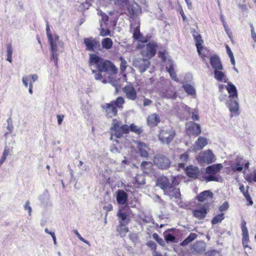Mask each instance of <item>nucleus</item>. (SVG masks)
<instances>
[{"mask_svg":"<svg viewBox=\"0 0 256 256\" xmlns=\"http://www.w3.org/2000/svg\"><path fill=\"white\" fill-rule=\"evenodd\" d=\"M58 118V122L59 125H60L62 122V120L64 118V114H58L57 116Z\"/></svg>","mask_w":256,"mask_h":256,"instance_id":"6e6d98bb","label":"nucleus"},{"mask_svg":"<svg viewBox=\"0 0 256 256\" xmlns=\"http://www.w3.org/2000/svg\"><path fill=\"white\" fill-rule=\"evenodd\" d=\"M120 61V70L121 72H124L127 68V62L122 56L119 58Z\"/></svg>","mask_w":256,"mask_h":256,"instance_id":"a19ab883","label":"nucleus"},{"mask_svg":"<svg viewBox=\"0 0 256 256\" xmlns=\"http://www.w3.org/2000/svg\"><path fill=\"white\" fill-rule=\"evenodd\" d=\"M22 82L26 87L28 86V78L27 77H23L22 78Z\"/></svg>","mask_w":256,"mask_h":256,"instance_id":"e2e57ef3","label":"nucleus"},{"mask_svg":"<svg viewBox=\"0 0 256 256\" xmlns=\"http://www.w3.org/2000/svg\"><path fill=\"white\" fill-rule=\"evenodd\" d=\"M90 62L96 68V70H93L92 72L96 80H102L103 78L102 72L111 74H116L118 72L116 67L111 61L105 60L96 54H90Z\"/></svg>","mask_w":256,"mask_h":256,"instance_id":"f257e3e1","label":"nucleus"},{"mask_svg":"<svg viewBox=\"0 0 256 256\" xmlns=\"http://www.w3.org/2000/svg\"><path fill=\"white\" fill-rule=\"evenodd\" d=\"M124 102V100L122 96H118L115 100L112 101L110 103L116 106V108H122Z\"/></svg>","mask_w":256,"mask_h":256,"instance_id":"f704fd0d","label":"nucleus"},{"mask_svg":"<svg viewBox=\"0 0 256 256\" xmlns=\"http://www.w3.org/2000/svg\"><path fill=\"white\" fill-rule=\"evenodd\" d=\"M171 179L172 182L170 184H172V188H174V186H177L179 184V182L178 181V178L175 176H171Z\"/></svg>","mask_w":256,"mask_h":256,"instance_id":"09e8293b","label":"nucleus"},{"mask_svg":"<svg viewBox=\"0 0 256 256\" xmlns=\"http://www.w3.org/2000/svg\"><path fill=\"white\" fill-rule=\"evenodd\" d=\"M164 239L166 242H174L176 239V238L172 234H168L164 235Z\"/></svg>","mask_w":256,"mask_h":256,"instance_id":"49530a36","label":"nucleus"},{"mask_svg":"<svg viewBox=\"0 0 256 256\" xmlns=\"http://www.w3.org/2000/svg\"><path fill=\"white\" fill-rule=\"evenodd\" d=\"M188 154L186 152L180 155V160L183 162H186L188 160Z\"/></svg>","mask_w":256,"mask_h":256,"instance_id":"3c124183","label":"nucleus"},{"mask_svg":"<svg viewBox=\"0 0 256 256\" xmlns=\"http://www.w3.org/2000/svg\"><path fill=\"white\" fill-rule=\"evenodd\" d=\"M226 52H227L228 55L229 56V57L230 58V57L234 56L231 50L230 46L228 44H226Z\"/></svg>","mask_w":256,"mask_h":256,"instance_id":"13d9d810","label":"nucleus"},{"mask_svg":"<svg viewBox=\"0 0 256 256\" xmlns=\"http://www.w3.org/2000/svg\"><path fill=\"white\" fill-rule=\"evenodd\" d=\"M180 15L182 16L183 20H185V19L186 18V16H185L184 12V10H182V7L180 9Z\"/></svg>","mask_w":256,"mask_h":256,"instance_id":"69168bd1","label":"nucleus"},{"mask_svg":"<svg viewBox=\"0 0 256 256\" xmlns=\"http://www.w3.org/2000/svg\"><path fill=\"white\" fill-rule=\"evenodd\" d=\"M208 140L204 136H199L194 144V148L196 150H202L208 144Z\"/></svg>","mask_w":256,"mask_h":256,"instance_id":"aec40b11","label":"nucleus"},{"mask_svg":"<svg viewBox=\"0 0 256 256\" xmlns=\"http://www.w3.org/2000/svg\"><path fill=\"white\" fill-rule=\"evenodd\" d=\"M122 90L128 99L135 100L137 98L136 92L132 84L126 85Z\"/></svg>","mask_w":256,"mask_h":256,"instance_id":"2eb2a0df","label":"nucleus"},{"mask_svg":"<svg viewBox=\"0 0 256 256\" xmlns=\"http://www.w3.org/2000/svg\"><path fill=\"white\" fill-rule=\"evenodd\" d=\"M167 71L169 73L171 78L174 81H178V78L176 76V74L174 71V66L172 64H170L168 67L166 68Z\"/></svg>","mask_w":256,"mask_h":256,"instance_id":"72a5a7b5","label":"nucleus"},{"mask_svg":"<svg viewBox=\"0 0 256 256\" xmlns=\"http://www.w3.org/2000/svg\"><path fill=\"white\" fill-rule=\"evenodd\" d=\"M152 167V164L148 162H143L140 164V168L144 172L148 174L150 172Z\"/></svg>","mask_w":256,"mask_h":256,"instance_id":"473e14b6","label":"nucleus"},{"mask_svg":"<svg viewBox=\"0 0 256 256\" xmlns=\"http://www.w3.org/2000/svg\"><path fill=\"white\" fill-rule=\"evenodd\" d=\"M156 242L159 244H160L162 246H164L165 244L163 239L161 238H160L158 240H156Z\"/></svg>","mask_w":256,"mask_h":256,"instance_id":"0e129e2a","label":"nucleus"},{"mask_svg":"<svg viewBox=\"0 0 256 256\" xmlns=\"http://www.w3.org/2000/svg\"><path fill=\"white\" fill-rule=\"evenodd\" d=\"M226 89L229 94L230 98H237L238 92L235 86L231 82L228 83L226 86Z\"/></svg>","mask_w":256,"mask_h":256,"instance_id":"b1692460","label":"nucleus"},{"mask_svg":"<svg viewBox=\"0 0 256 256\" xmlns=\"http://www.w3.org/2000/svg\"><path fill=\"white\" fill-rule=\"evenodd\" d=\"M186 131L188 136L196 137L201 132V128L199 124L194 122H189L186 124Z\"/></svg>","mask_w":256,"mask_h":256,"instance_id":"9d476101","label":"nucleus"},{"mask_svg":"<svg viewBox=\"0 0 256 256\" xmlns=\"http://www.w3.org/2000/svg\"><path fill=\"white\" fill-rule=\"evenodd\" d=\"M223 166L222 164H216L210 165L206 168L205 171L204 170V174L200 178V180L208 182H219L222 177L216 174L222 168Z\"/></svg>","mask_w":256,"mask_h":256,"instance_id":"7ed1b4c3","label":"nucleus"},{"mask_svg":"<svg viewBox=\"0 0 256 256\" xmlns=\"http://www.w3.org/2000/svg\"><path fill=\"white\" fill-rule=\"evenodd\" d=\"M192 118L194 121H198L199 120V116L197 113L193 112L192 114Z\"/></svg>","mask_w":256,"mask_h":256,"instance_id":"052dcab7","label":"nucleus"},{"mask_svg":"<svg viewBox=\"0 0 256 256\" xmlns=\"http://www.w3.org/2000/svg\"><path fill=\"white\" fill-rule=\"evenodd\" d=\"M246 225V222L244 220H242L240 224V227L242 232V244L244 249H246V248H249L251 250V246H248V243L250 242V240L248 230Z\"/></svg>","mask_w":256,"mask_h":256,"instance_id":"9b49d317","label":"nucleus"},{"mask_svg":"<svg viewBox=\"0 0 256 256\" xmlns=\"http://www.w3.org/2000/svg\"><path fill=\"white\" fill-rule=\"evenodd\" d=\"M229 208V204L228 202H224L222 205L219 206L218 210L221 212L226 211Z\"/></svg>","mask_w":256,"mask_h":256,"instance_id":"a18cd8bd","label":"nucleus"},{"mask_svg":"<svg viewBox=\"0 0 256 256\" xmlns=\"http://www.w3.org/2000/svg\"><path fill=\"white\" fill-rule=\"evenodd\" d=\"M244 164H240V162H237L236 164L234 166H232V169L233 172H240L243 168Z\"/></svg>","mask_w":256,"mask_h":256,"instance_id":"37998d69","label":"nucleus"},{"mask_svg":"<svg viewBox=\"0 0 256 256\" xmlns=\"http://www.w3.org/2000/svg\"><path fill=\"white\" fill-rule=\"evenodd\" d=\"M132 37L134 40H139L142 43H146L148 42V40L144 38L142 36V34L140 33V25L134 28Z\"/></svg>","mask_w":256,"mask_h":256,"instance_id":"5701e85b","label":"nucleus"},{"mask_svg":"<svg viewBox=\"0 0 256 256\" xmlns=\"http://www.w3.org/2000/svg\"><path fill=\"white\" fill-rule=\"evenodd\" d=\"M24 209L25 210H28L29 213V214L30 215L32 210V208L30 206V202L28 201L26 202L24 205Z\"/></svg>","mask_w":256,"mask_h":256,"instance_id":"5fc2aeb1","label":"nucleus"},{"mask_svg":"<svg viewBox=\"0 0 256 256\" xmlns=\"http://www.w3.org/2000/svg\"><path fill=\"white\" fill-rule=\"evenodd\" d=\"M168 194L170 196L174 198H180L181 194L180 188H172L170 190H168L167 192Z\"/></svg>","mask_w":256,"mask_h":256,"instance_id":"c756f323","label":"nucleus"},{"mask_svg":"<svg viewBox=\"0 0 256 256\" xmlns=\"http://www.w3.org/2000/svg\"><path fill=\"white\" fill-rule=\"evenodd\" d=\"M158 48V45L154 41L148 42L144 50H142L140 52L141 54L149 59L153 58L156 54V50Z\"/></svg>","mask_w":256,"mask_h":256,"instance_id":"6e6552de","label":"nucleus"},{"mask_svg":"<svg viewBox=\"0 0 256 256\" xmlns=\"http://www.w3.org/2000/svg\"><path fill=\"white\" fill-rule=\"evenodd\" d=\"M150 64V62L148 60L143 58L136 59L133 62V66L141 73L144 72L148 68Z\"/></svg>","mask_w":256,"mask_h":256,"instance_id":"ddd939ff","label":"nucleus"},{"mask_svg":"<svg viewBox=\"0 0 256 256\" xmlns=\"http://www.w3.org/2000/svg\"><path fill=\"white\" fill-rule=\"evenodd\" d=\"M102 20L104 22H108V17L106 14L103 13L102 14Z\"/></svg>","mask_w":256,"mask_h":256,"instance_id":"680f3d73","label":"nucleus"},{"mask_svg":"<svg viewBox=\"0 0 256 256\" xmlns=\"http://www.w3.org/2000/svg\"><path fill=\"white\" fill-rule=\"evenodd\" d=\"M153 162L156 167L161 170H166L169 168L171 163L170 160L168 157L162 154L155 155Z\"/></svg>","mask_w":256,"mask_h":256,"instance_id":"423d86ee","label":"nucleus"},{"mask_svg":"<svg viewBox=\"0 0 256 256\" xmlns=\"http://www.w3.org/2000/svg\"><path fill=\"white\" fill-rule=\"evenodd\" d=\"M120 224L116 228V232L122 236H126V234L128 231V228L126 226V222H123L122 221L119 222Z\"/></svg>","mask_w":256,"mask_h":256,"instance_id":"a878e982","label":"nucleus"},{"mask_svg":"<svg viewBox=\"0 0 256 256\" xmlns=\"http://www.w3.org/2000/svg\"><path fill=\"white\" fill-rule=\"evenodd\" d=\"M110 30L106 28H102L100 32V36H109L110 34Z\"/></svg>","mask_w":256,"mask_h":256,"instance_id":"de8ad7c7","label":"nucleus"},{"mask_svg":"<svg viewBox=\"0 0 256 256\" xmlns=\"http://www.w3.org/2000/svg\"><path fill=\"white\" fill-rule=\"evenodd\" d=\"M176 136V132L173 128L164 127L158 134V140L162 144H170Z\"/></svg>","mask_w":256,"mask_h":256,"instance_id":"39448f33","label":"nucleus"},{"mask_svg":"<svg viewBox=\"0 0 256 256\" xmlns=\"http://www.w3.org/2000/svg\"><path fill=\"white\" fill-rule=\"evenodd\" d=\"M152 101L146 98L144 100L143 104H144V106H146L150 105L152 104Z\"/></svg>","mask_w":256,"mask_h":256,"instance_id":"bf43d9fd","label":"nucleus"},{"mask_svg":"<svg viewBox=\"0 0 256 256\" xmlns=\"http://www.w3.org/2000/svg\"><path fill=\"white\" fill-rule=\"evenodd\" d=\"M198 235L196 233H190L185 240L180 242V244L182 246H186L196 239Z\"/></svg>","mask_w":256,"mask_h":256,"instance_id":"c85d7f7f","label":"nucleus"},{"mask_svg":"<svg viewBox=\"0 0 256 256\" xmlns=\"http://www.w3.org/2000/svg\"><path fill=\"white\" fill-rule=\"evenodd\" d=\"M224 218V214L222 212L215 216L211 220V223L212 225L220 223Z\"/></svg>","mask_w":256,"mask_h":256,"instance_id":"c9c22d12","label":"nucleus"},{"mask_svg":"<svg viewBox=\"0 0 256 256\" xmlns=\"http://www.w3.org/2000/svg\"><path fill=\"white\" fill-rule=\"evenodd\" d=\"M138 148L141 156L148 158V152L146 150L147 146L144 142L138 141L137 142Z\"/></svg>","mask_w":256,"mask_h":256,"instance_id":"393cba45","label":"nucleus"},{"mask_svg":"<svg viewBox=\"0 0 256 256\" xmlns=\"http://www.w3.org/2000/svg\"><path fill=\"white\" fill-rule=\"evenodd\" d=\"M184 91L188 94L194 96L196 94V90L194 87L190 84L183 85Z\"/></svg>","mask_w":256,"mask_h":256,"instance_id":"58836bf2","label":"nucleus"},{"mask_svg":"<svg viewBox=\"0 0 256 256\" xmlns=\"http://www.w3.org/2000/svg\"><path fill=\"white\" fill-rule=\"evenodd\" d=\"M192 36L196 43L198 55L203 60H206L209 56L210 52L208 50L203 46L204 40L201 35L195 30H194Z\"/></svg>","mask_w":256,"mask_h":256,"instance_id":"20e7f679","label":"nucleus"},{"mask_svg":"<svg viewBox=\"0 0 256 256\" xmlns=\"http://www.w3.org/2000/svg\"><path fill=\"white\" fill-rule=\"evenodd\" d=\"M120 221H122L123 222H126V224H128L130 221V220L128 217V215L126 212H122V210H120L117 214Z\"/></svg>","mask_w":256,"mask_h":256,"instance_id":"7c9ffc66","label":"nucleus"},{"mask_svg":"<svg viewBox=\"0 0 256 256\" xmlns=\"http://www.w3.org/2000/svg\"><path fill=\"white\" fill-rule=\"evenodd\" d=\"M30 76L31 77V78L32 79L33 82L36 81L38 78V76L37 74H31Z\"/></svg>","mask_w":256,"mask_h":256,"instance_id":"338daca9","label":"nucleus"},{"mask_svg":"<svg viewBox=\"0 0 256 256\" xmlns=\"http://www.w3.org/2000/svg\"><path fill=\"white\" fill-rule=\"evenodd\" d=\"M102 107L106 110L108 117L112 118L116 116L118 113L117 108L112 103L106 104Z\"/></svg>","mask_w":256,"mask_h":256,"instance_id":"f3484780","label":"nucleus"},{"mask_svg":"<svg viewBox=\"0 0 256 256\" xmlns=\"http://www.w3.org/2000/svg\"><path fill=\"white\" fill-rule=\"evenodd\" d=\"M48 234H50L52 236L53 240H54V244H56V237L54 232H50Z\"/></svg>","mask_w":256,"mask_h":256,"instance_id":"774afa93","label":"nucleus"},{"mask_svg":"<svg viewBox=\"0 0 256 256\" xmlns=\"http://www.w3.org/2000/svg\"><path fill=\"white\" fill-rule=\"evenodd\" d=\"M214 77L217 80H218V81H220V82H226L224 74L222 72L220 71V70H214Z\"/></svg>","mask_w":256,"mask_h":256,"instance_id":"e433bc0d","label":"nucleus"},{"mask_svg":"<svg viewBox=\"0 0 256 256\" xmlns=\"http://www.w3.org/2000/svg\"><path fill=\"white\" fill-rule=\"evenodd\" d=\"M245 198L246 200V201L248 202V204H247V205L248 206H252L253 204V201L251 198V196L250 194L248 195H247V196H245Z\"/></svg>","mask_w":256,"mask_h":256,"instance_id":"864d4df0","label":"nucleus"},{"mask_svg":"<svg viewBox=\"0 0 256 256\" xmlns=\"http://www.w3.org/2000/svg\"><path fill=\"white\" fill-rule=\"evenodd\" d=\"M207 212V210L204 207H202L199 210H194L193 211V215L195 218L199 220H203L205 218Z\"/></svg>","mask_w":256,"mask_h":256,"instance_id":"bb28decb","label":"nucleus"},{"mask_svg":"<svg viewBox=\"0 0 256 256\" xmlns=\"http://www.w3.org/2000/svg\"><path fill=\"white\" fill-rule=\"evenodd\" d=\"M244 179L248 182H256V170H254L252 173L246 174Z\"/></svg>","mask_w":256,"mask_h":256,"instance_id":"4c0bfd02","label":"nucleus"},{"mask_svg":"<svg viewBox=\"0 0 256 256\" xmlns=\"http://www.w3.org/2000/svg\"><path fill=\"white\" fill-rule=\"evenodd\" d=\"M102 44L104 48L109 50L112 48L113 42L111 38H106L102 39Z\"/></svg>","mask_w":256,"mask_h":256,"instance_id":"2f4dec72","label":"nucleus"},{"mask_svg":"<svg viewBox=\"0 0 256 256\" xmlns=\"http://www.w3.org/2000/svg\"><path fill=\"white\" fill-rule=\"evenodd\" d=\"M134 184L138 185H142L144 184V178L141 174H137L134 178Z\"/></svg>","mask_w":256,"mask_h":256,"instance_id":"79ce46f5","label":"nucleus"},{"mask_svg":"<svg viewBox=\"0 0 256 256\" xmlns=\"http://www.w3.org/2000/svg\"><path fill=\"white\" fill-rule=\"evenodd\" d=\"M116 201L120 204L123 205L128 201V194L122 190H118L116 192Z\"/></svg>","mask_w":256,"mask_h":256,"instance_id":"6ab92c4d","label":"nucleus"},{"mask_svg":"<svg viewBox=\"0 0 256 256\" xmlns=\"http://www.w3.org/2000/svg\"><path fill=\"white\" fill-rule=\"evenodd\" d=\"M158 185L164 190V192L172 188V184H170L168 178L165 176H161L158 179Z\"/></svg>","mask_w":256,"mask_h":256,"instance_id":"dca6fc26","label":"nucleus"},{"mask_svg":"<svg viewBox=\"0 0 256 256\" xmlns=\"http://www.w3.org/2000/svg\"><path fill=\"white\" fill-rule=\"evenodd\" d=\"M215 156L210 150L201 152L197 158L200 164H210L214 161Z\"/></svg>","mask_w":256,"mask_h":256,"instance_id":"1a4fd4ad","label":"nucleus"},{"mask_svg":"<svg viewBox=\"0 0 256 256\" xmlns=\"http://www.w3.org/2000/svg\"><path fill=\"white\" fill-rule=\"evenodd\" d=\"M228 108L231 113L232 117L238 115V104L236 100H229Z\"/></svg>","mask_w":256,"mask_h":256,"instance_id":"412c9836","label":"nucleus"},{"mask_svg":"<svg viewBox=\"0 0 256 256\" xmlns=\"http://www.w3.org/2000/svg\"><path fill=\"white\" fill-rule=\"evenodd\" d=\"M84 43L88 51L94 52L100 46V42L92 37L84 38Z\"/></svg>","mask_w":256,"mask_h":256,"instance_id":"4468645a","label":"nucleus"},{"mask_svg":"<svg viewBox=\"0 0 256 256\" xmlns=\"http://www.w3.org/2000/svg\"><path fill=\"white\" fill-rule=\"evenodd\" d=\"M210 64L212 68L215 70H222V69L220 59L216 55H214L210 57Z\"/></svg>","mask_w":256,"mask_h":256,"instance_id":"4be33fe9","label":"nucleus"},{"mask_svg":"<svg viewBox=\"0 0 256 256\" xmlns=\"http://www.w3.org/2000/svg\"><path fill=\"white\" fill-rule=\"evenodd\" d=\"M212 193L210 190H204L200 192L196 197L198 201L203 202L207 200L208 198H212Z\"/></svg>","mask_w":256,"mask_h":256,"instance_id":"cd10ccee","label":"nucleus"},{"mask_svg":"<svg viewBox=\"0 0 256 256\" xmlns=\"http://www.w3.org/2000/svg\"><path fill=\"white\" fill-rule=\"evenodd\" d=\"M110 131L111 134L110 139L112 140L114 136L117 138H120L124 134H127L130 132L140 135L142 132L143 130L141 127L138 126L132 123L130 126L126 124H122L121 122L114 119Z\"/></svg>","mask_w":256,"mask_h":256,"instance_id":"f03ea898","label":"nucleus"},{"mask_svg":"<svg viewBox=\"0 0 256 256\" xmlns=\"http://www.w3.org/2000/svg\"><path fill=\"white\" fill-rule=\"evenodd\" d=\"M146 122L148 125L150 127L156 126L160 122V118L156 113L152 114L148 116Z\"/></svg>","mask_w":256,"mask_h":256,"instance_id":"a211bd4d","label":"nucleus"},{"mask_svg":"<svg viewBox=\"0 0 256 256\" xmlns=\"http://www.w3.org/2000/svg\"><path fill=\"white\" fill-rule=\"evenodd\" d=\"M186 176L190 178L194 179L199 178L204 174V170H200L197 166L190 165L188 166L186 170Z\"/></svg>","mask_w":256,"mask_h":256,"instance_id":"f8f14e48","label":"nucleus"},{"mask_svg":"<svg viewBox=\"0 0 256 256\" xmlns=\"http://www.w3.org/2000/svg\"><path fill=\"white\" fill-rule=\"evenodd\" d=\"M7 58L6 60L10 62H12V48L11 44L6 46Z\"/></svg>","mask_w":256,"mask_h":256,"instance_id":"ea45409f","label":"nucleus"},{"mask_svg":"<svg viewBox=\"0 0 256 256\" xmlns=\"http://www.w3.org/2000/svg\"><path fill=\"white\" fill-rule=\"evenodd\" d=\"M146 244L148 247H149L151 249V250L153 251L154 252L156 251L157 246L154 242L152 240H150Z\"/></svg>","mask_w":256,"mask_h":256,"instance_id":"c03bdc74","label":"nucleus"},{"mask_svg":"<svg viewBox=\"0 0 256 256\" xmlns=\"http://www.w3.org/2000/svg\"><path fill=\"white\" fill-rule=\"evenodd\" d=\"M10 154V148H8V147H5L4 149V152H3V154H2V156H4L6 157H6L8 156V154Z\"/></svg>","mask_w":256,"mask_h":256,"instance_id":"4d7b16f0","label":"nucleus"},{"mask_svg":"<svg viewBox=\"0 0 256 256\" xmlns=\"http://www.w3.org/2000/svg\"><path fill=\"white\" fill-rule=\"evenodd\" d=\"M48 39L50 46L51 59H53L56 64H58V54L57 42L58 40V36H56L53 38L51 34H48Z\"/></svg>","mask_w":256,"mask_h":256,"instance_id":"0eeeda50","label":"nucleus"},{"mask_svg":"<svg viewBox=\"0 0 256 256\" xmlns=\"http://www.w3.org/2000/svg\"><path fill=\"white\" fill-rule=\"evenodd\" d=\"M158 57L162 58L163 62H166V60L165 52H158Z\"/></svg>","mask_w":256,"mask_h":256,"instance_id":"603ef678","label":"nucleus"},{"mask_svg":"<svg viewBox=\"0 0 256 256\" xmlns=\"http://www.w3.org/2000/svg\"><path fill=\"white\" fill-rule=\"evenodd\" d=\"M74 233L77 236V237L78 238V239L81 240L82 242L86 244H88V242L85 239H84L81 236L80 234L78 233V232L77 230H74Z\"/></svg>","mask_w":256,"mask_h":256,"instance_id":"8fccbe9b","label":"nucleus"}]
</instances>
